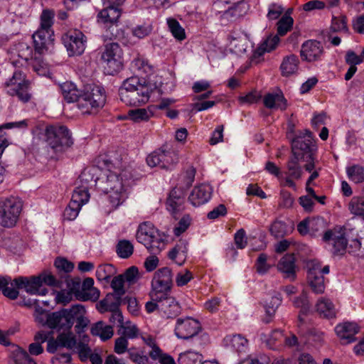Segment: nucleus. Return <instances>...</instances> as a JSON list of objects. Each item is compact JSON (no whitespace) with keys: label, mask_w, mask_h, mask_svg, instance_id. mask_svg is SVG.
Listing matches in <instances>:
<instances>
[{"label":"nucleus","mask_w":364,"mask_h":364,"mask_svg":"<svg viewBox=\"0 0 364 364\" xmlns=\"http://www.w3.org/2000/svg\"><path fill=\"white\" fill-rule=\"evenodd\" d=\"M104 172L100 178L95 180L97 188L105 195L100 197L98 203L102 210L109 214L127 198L126 171H119L109 160H104Z\"/></svg>","instance_id":"obj_1"},{"label":"nucleus","mask_w":364,"mask_h":364,"mask_svg":"<svg viewBox=\"0 0 364 364\" xmlns=\"http://www.w3.org/2000/svg\"><path fill=\"white\" fill-rule=\"evenodd\" d=\"M119 94L121 100L127 105L140 106L149 101L151 89L144 78L132 76L124 80Z\"/></svg>","instance_id":"obj_2"},{"label":"nucleus","mask_w":364,"mask_h":364,"mask_svg":"<svg viewBox=\"0 0 364 364\" xmlns=\"http://www.w3.org/2000/svg\"><path fill=\"white\" fill-rule=\"evenodd\" d=\"M45 137L48 145L56 153L67 151L74 143L71 132L62 124L47 126Z\"/></svg>","instance_id":"obj_3"},{"label":"nucleus","mask_w":364,"mask_h":364,"mask_svg":"<svg viewBox=\"0 0 364 364\" xmlns=\"http://www.w3.org/2000/svg\"><path fill=\"white\" fill-rule=\"evenodd\" d=\"M55 13L50 9H44L41 15V24L39 28L33 34L35 50L38 53H45L48 46L53 41L52 38Z\"/></svg>","instance_id":"obj_4"},{"label":"nucleus","mask_w":364,"mask_h":364,"mask_svg":"<svg viewBox=\"0 0 364 364\" xmlns=\"http://www.w3.org/2000/svg\"><path fill=\"white\" fill-rule=\"evenodd\" d=\"M104 89L99 86H90L82 91L77 102V108L82 114H92L105 104Z\"/></svg>","instance_id":"obj_5"},{"label":"nucleus","mask_w":364,"mask_h":364,"mask_svg":"<svg viewBox=\"0 0 364 364\" xmlns=\"http://www.w3.org/2000/svg\"><path fill=\"white\" fill-rule=\"evenodd\" d=\"M136 237L154 254L160 252L165 247L164 236L149 222H144L139 226Z\"/></svg>","instance_id":"obj_6"},{"label":"nucleus","mask_w":364,"mask_h":364,"mask_svg":"<svg viewBox=\"0 0 364 364\" xmlns=\"http://www.w3.org/2000/svg\"><path fill=\"white\" fill-rule=\"evenodd\" d=\"M4 85L7 94L16 97L21 102L26 103L31 99L30 81L21 70H16L12 76L6 80Z\"/></svg>","instance_id":"obj_7"},{"label":"nucleus","mask_w":364,"mask_h":364,"mask_svg":"<svg viewBox=\"0 0 364 364\" xmlns=\"http://www.w3.org/2000/svg\"><path fill=\"white\" fill-rule=\"evenodd\" d=\"M23 208L22 202L16 197L0 199V225L13 228L18 220Z\"/></svg>","instance_id":"obj_8"},{"label":"nucleus","mask_w":364,"mask_h":364,"mask_svg":"<svg viewBox=\"0 0 364 364\" xmlns=\"http://www.w3.org/2000/svg\"><path fill=\"white\" fill-rule=\"evenodd\" d=\"M178 151L167 145L153 151L146 158V163L151 167L159 166L169 169L178 162Z\"/></svg>","instance_id":"obj_9"},{"label":"nucleus","mask_w":364,"mask_h":364,"mask_svg":"<svg viewBox=\"0 0 364 364\" xmlns=\"http://www.w3.org/2000/svg\"><path fill=\"white\" fill-rule=\"evenodd\" d=\"M172 284L171 270L168 267L158 269L151 281L150 297H153L154 300L164 298L165 295L169 294Z\"/></svg>","instance_id":"obj_10"},{"label":"nucleus","mask_w":364,"mask_h":364,"mask_svg":"<svg viewBox=\"0 0 364 364\" xmlns=\"http://www.w3.org/2000/svg\"><path fill=\"white\" fill-rule=\"evenodd\" d=\"M104 6L105 9L97 15V21L104 25L106 30L104 37L112 39L117 35V22L121 16V10L114 6Z\"/></svg>","instance_id":"obj_11"},{"label":"nucleus","mask_w":364,"mask_h":364,"mask_svg":"<svg viewBox=\"0 0 364 364\" xmlns=\"http://www.w3.org/2000/svg\"><path fill=\"white\" fill-rule=\"evenodd\" d=\"M123 52L117 43H109L105 46L101 60L108 68V73L113 75L122 68Z\"/></svg>","instance_id":"obj_12"},{"label":"nucleus","mask_w":364,"mask_h":364,"mask_svg":"<svg viewBox=\"0 0 364 364\" xmlns=\"http://www.w3.org/2000/svg\"><path fill=\"white\" fill-rule=\"evenodd\" d=\"M90 199V193L87 187L79 186L73 191L72 198L67 208L65 209L63 215L66 220H75L82 205L86 204Z\"/></svg>","instance_id":"obj_13"},{"label":"nucleus","mask_w":364,"mask_h":364,"mask_svg":"<svg viewBox=\"0 0 364 364\" xmlns=\"http://www.w3.org/2000/svg\"><path fill=\"white\" fill-rule=\"evenodd\" d=\"M9 287L15 288L18 291L19 289H23L31 295L45 296L48 289L42 285L41 277H18L14 280L11 279Z\"/></svg>","instance_id":"obj_14"},{"label":"nucleus","mask_w":364,"mask_h":364,"mask_svg":"<svg viewBox=\"0 0 364 364\" xmlns=\"http://www.w3.org/2000/svg\"><path fill=\"white\" fill-rule=\"evenodd\" d=\"M308 283L311 290L316 294H322L325 290L324 274L329 273L328 265L321 267L319 262L311 261L308 264Z\"/></svg>","instance_id":"obj_15"},{"label":"nucleus","mask_w":364,"mask_h":364,"mask_svg":"<svg viewBox=\"0 0 364 364\" xmlns=\"http://www.w3.org/2000/svg\"><path fill=\"white\" fill-rule=\"evenodd\" d=\"M62 41L69 56L80 55L85 51L87 38L80 30L68 31L63 36Z\"/></svg>","instance_id":"obj_16"},{"label":"nucleus","mask_w":364,"mask_h":364,"mask_svg":"<svg viewBox=\"0 0 364 364\" xmlns=\"http://www.w3.org/2000/svg\"><path fill=\"white\" fill-rule=\"evenodd\" d=\"M323 241L330 248L333 255H343L348 245L345 232L342 228H335L326 231L323 235Z\"/></svg>","instance_id":"obj_17"},{"label":"nucleus","mask_w":364,"mask_h":364,"mask_svg":"<svg viewBox=\"0 0 364 364\" xmlns=\"http://www.w3.org/2000/svg\"><path fill=\"white\" fill-rule=\"evenodd\" d=\"M291 149L292 154L300 159L314 154L316 145L313 141L311 132L305 130L304 134L296 136L291 141Z\"/></svg>","instance_id":"obj_18"},{"label":"nucleus","mask_w":364,"mask_h":364,"mask_svg":"<svg viewBox=\"0 0 364 364\" xmlns=\"http://www.w3.org/2000/svg\"><path fill=\"white\" fill-rule=\"evenodd\" d=\"M77 310V307H73L70 309H62L60 311L50 313V328L60 331H70L73 326V314Z\"/></svg>","instance_id":"obj_19"},{"label":"nucleus","mask_w":364,"mask_h":364,"mask_svg":"<svg viewBox=\"0 0 364 364\" xmlns=\"http://www.w3.org/2000/svg\"><path fill=\"white\" fill-rule=\"evenodd\" d=\"M200 328V324L197 320L186 317L176 320L174 331L178 338L187 340L196 336Z\"/></svg>","instance_id":"obj_20"},{"label":"nucleus","mask_w":364,"mask_h":364,"mask_svg":"<svg viewBox=\"0 0 364 364\" xmlns=\"http://www.w3.org/2000/svg\"><path fill=\"white\" fill-rule=\"evenodd\" d=\"M300 159L292 154L287 162V171L284 172L286 175L284 177V185L294 189L296 188L294 180H300L304 173L302 166L299 164Z\"/></svg>","instance_id":"obj_21"},{"label":"nucleus","mask_w":364,"mask_h":364,"mask_svg":"<svg viewBox=\"0 0 364 364\" xmlns=\"http://www.w3.org/2000/svg\"><path fill=\"white\" fill-rule=\"evenodd\" d=\"M45 53H38L35 50L34 53L30 47H26L25 50L19 53V56L23 59L31 66L33 71L38 75H44L47 70V64L43 59V54Z\"/></svg>","instance_id":"obj_22"},{"label":"nucleus","mask_w":364,"mask_h":364,"mask_svg":"<svg viewBox=\"0 0 364 364\" xmlns=\"http://www.w3.org/2000/svg\"><path fill=\"white\" fill-rule=\"evenodd\" d=\"M323 51V47L320 42L309 40L302 44L301 57L304 60L308 62L316 61L320 60Z\"/></svg>","instance_id":"obj_23"},{"label":"nucleus","mask_w":364,"mask_h":364,"mask_svg":"<svg viewBox=\"0 0 364 364\" xmlns=\"http://www.w3.org/2000/svg\"><path fill=\"white\" fill-rule=\"evenodd\" d=\"M263 103L270 109L284 111L288 107L287 100L280 90L266 94L263 97Z\"/></svg>","instance_id":"obj_24"},{"label":"nucleus","mask_w":364,"mask_h":364,"mask_svg":"<svg viewBox=\"0 0 364 364\" xmlns=\"http://www.w3.org/2000/svg\"><path fill=\"white\" fill-rule=\"evenodd\" d=\"M212 188L208 184L196 186L191 191L188 200L195 207L206 203L211 198Z\"/></svg>","instance_id":"obj_25"},{"label":"nucleus","mask_w":364,"mask_h":364,"mask_svg":"<svg viewBox=\"0 0 364 364\" xmlns=\"http://www.w3.org/2000/svg\"><path fill=\"white\" fill-rule=\"evenodd\" d=\"M161 299L160 312L167 318H174L181 312V306L174 297L169 294Z\"/></svg>","instance_id":"obj_26"},{"label":"nucleus","mask_w":364,"mask_h":364,"mask_svg":"<svg viewBox=\"0 0 364 364\" xmlns=\"http://www.w3.org/2000/svg\"><path fill=\"white\" fill-rule=\"evenodd\" d=\"M335 331L341 340L350 343L355 341V335L358 333L359 328L355 323L344 322L338 324L335 327Z\"/></svg>","instance_id":"obj_27"},{"label":"nucleus","mask_w":364,"mask_h":364,"mask_svg":"<svg viewBox=\"0 0 364 364\" xmlns=\"http://www.w3.org/2000/svg\"><path fill=\"white\" fill-rule=\"evenodd\" d=\"M295 261L294 254H287L280 259L278 264L279 270L284 274L285 277L289 278L292 281L294 280L296 277Z\"/></svg>","instance_id":"obj_28"},{"label":"nucleus","mask_w":364,"mask_h":364,"mask_svg":"<svg viewBox=\"0 0 364 364\" xmlns=\"http://www.w3.org/2000/svg\"><path fill=\"white\" fill-rule=\"evenodd\" d=\"M188 254V243L186 241H179L168 254V258L181 266L186 260Z\"/></svg>","instance_id":"obj_29"},{"label":"nucleus","mask_w":364,"mask_h":364,"mask_svg":"<svg viewBox=\"0 0 364 364\" xmlns=\"http://www.w3.org/2000/svg\"><path fill=\"white\" fill-rule=\"evenodd\" d=\"M122 302V296L109 293L106 297L97 304V309L100 312L110 311L119 309Z\"/></svg>","instance_id":"obj_30"},{"label":"nucleus","mask_w":364,"mask_h":364,"mask_svg":"<svg viewBox=\"0 0 364 364\" xmlns=\"http://www.w3.org/2000/svg\"><path fill=\"white\" fill-rule=\"evenodd\" d=\"M299 60L295 55H290L284 58L280 69L282 75L285 77H289L295 74L299 69Z\"/></svg>","instance_id":"obj_31"},{"label":"nucleus","mask_w":364,"mask_h":364,"mask_svg":"<svg viewBox=\"0 0 364 364\" xmlns=\"http://www.w3.org/2000/svg\"><path fill=\"white\" fill-rule=\"evenodd\" d=\"M183 198L178 193L176 188L171 191L166 200L167 210L176 217V214L183 210Z\"/></svg>","instance_id":"obj_32"},{"label":"nucleus","mask_w":364,"mask_h":364,"mask_svg":"<svg viewBox=\"0 0 364 364\" xmlns=\"http://www.w3.org/2000/svg\"><path fill=\"white\" fill-rule=\"evenodd\" d=\"M60 91L64 99L69 103L77 102L82 90L72 82H65L60 85Z\"/></svg>","instance_id":"obj_33"},{"label":"nucleus","mask_w":364,"mask_h":364,"mask_svg":"<svg viewBox=\"0 0 364 364\" xmlns=\"http://www.w3.org/2000/svg\"><path fill=\"white\" fill-rule=\"evenodd\" d=\"M317 312L322 316L327 318H335L336 311L332 301L322 297L319 299L316 305Z\"/></svg>","instance_id":"obj_34"},{"label":"nucleus","mask_w":364,"mask_h":364,"mask_svg":"<svg viewBox=\"0 0 364 364\" xmlns=\"http://www.w3.org/2000/svg\"><path fill=\"white\" fill-rule=\"evenodd\" d=\"M243 1L244 0H230V5L228 6V8H225L223 13L219 16L222 23L232 21L240 15V12L237 11V6Z\"/></svg>","instance_id":"obj_35"},{"label":"nucleus","mask_w":364,"mask_h":364,"mask_svg":"<svg viewBox=\"0 0 364 364\" xmlns=\"http://www.w3.org/2000/svg\"><path fill=\"white\" fill-rule=\"evenodd\" d=\"M117 274V269L111 264H100L96 269V277L99 281L107 283Z\"/></svg>","instance_id":"obj_36"},{"label":"nucleus","mask_w":364,"mask_h":364,"mask_svg":"<svg viewBox=\"0 0 364 364\" xmlns=\"http://www.w3.org/2000/svg\"><path fill=\"white\" fill-rule=\"evenodd\" d=\"M91 333L99 336L102 341H106L112 338L114 332L111 326L105 325L102 321H99L91 328Z\"/></svg>","instance_id":"obj_37"},{"label":"nucleus","mask_w":364,"mask_h":364,"mask_svg":"<svg viewBox=\"0 0 364 364\" xmlns=\"http://www.w3.org/2000/svg\"><path fill=\"white\" fill-rule=\"evenodd\" d=\"M73 307H77V310L76 309L74 313L72 312L73 325L74 324V321L76 320L75 328L78 330H83L89 323V320L84 316L85 309L84 306L80 304L73 305Z\"/></svg>","instance_id":"obj_38"},{"label":"nucleus","mask_w":364,"mask_h":364,"mask_svg":"<svg viewBox=\"0 0 364 364\" xmlns=\"http://www.w3.org/2000/svg\"><path fill=\"white\" fill-rule=\"evenodd\" d=\"M11 277L8 276H0V291L4 296L14 300L18 298L19 292L15 288L9 287Z\"/></svg>","instance_id":"obj_39"},{"label":"nucleus","mask_w":364,"mask_h":364,"mask_svg":"<svg viewBox=\"0 0 364 364\" xmlns=\"http://www.w3.org/2000/svg\"><path fill=\"white\" fill-rule=\"evenodd\" d=\"M166 22L170 32L176 39L183 41L186 38L185 30L176 19L168 18Z\"/></svg>","instance_id":"obj_40"},{"label":"nucleus","mask_w":364,"mask_h":364,"mask_svg":"<svg viewBox=\"0 0 364 364\" xmlns=\"http://www.w3.org/2000/svg\"><path fill=\"white\" fill-rule=\"evenodd\" d=\"M348 209L351 214L364 218V197L353 196L348 204Z\"/></svg>","instance_id":"obj_41"},{"label":"nucleus","mask_w":364,"mask_h":364,"mask_svg":"<svg viewBox=\"0 0 364 364\" xmlns=\"http://www.w3.org/2000/svg\"><path fill=\"white\" fill-rule=\"evenodd\" d=\"M282 301V296L279 293H277L274 296L266 299L264 304L266 314L270 317L273 316L277 308L281 305Z\"/></svg>","instance_id":"obj_42"},{"label":"nucleus","mask_w":364,"mask_h":364,"mask_svg":"<svg viewBox=\"0 0 364 364\" xmlns=\"http://www.w3.org/2000/svg\"><path fill=\"white\" fill-rule=\"evenodd\" d=\"M65 331V332L59 333L57 336L58 341L60 343V347L73 349L77 345L75 336L70 331Z\"/></svg>","instance_id":"obj_43"},{"label":"nucleus","mask_w":364,"mask_h":364,"mask_svg":"<svg viewBox=\"0 0 364 364\" xmlns=\"http://www.w3.org/2000/svg\"><path fill=\"white\" fill-rule=\"evenodd\" d=\"M134 252L132 243L127 240H121L116 246V252L117 255L122 259L129 258Z\"/></svg>","instance_id":"obj_44"},{"label":"nucleus","mask_w":364,"mask_h":364,"mask_svg":"<svg viewBox=\"0 0 364 364\" xmlns=\"http://www.w3.org/2000/svg\"><path fill=\"white\" fill-rule=\"evenodd\" d=\"M196 169L193 166L188 167L179 178V188L187 189L191 186L195 179Z\"/></svg>","instance_id":"obj_45"},{"label":"nucleus","mask_w":364,"mask_h":364,"mask_svg":"<svg viewBox=\"0 0 364 364\" xmlns=\"http://www.w3.org/2000/svg\"><path fill=\"white\" fill-rule=\"evenodd\" d=\"M152 115L151 110L144 108L131 109L128 112L129 118L134 122L148 121Z\"/></svg>","instance_id":"obj_46"},{"label":"nucleus","mask_w":364,"mask_h":364,"mask_svg":"<svg viewBox=\"0 0 364 364\" xmlns=\"http://www.w3.org/2000/svg\"><path fill=\"white\" fill-rule=\"evenodd\" d=\"M348 178L353 182L358 183L364 181V168L359 165H353L346 168Z\"/></svg>","instance_id":"obj_47"},{"label":"nucleus","mask_w":364,"mask_h":364,"mask_svg":"<svg viewBox=\"0 0 364 364\" xmlns=\"http://www.w3.org/2000/svg\"><path fill=\"white\" fill-rule=\"evenodd\" d=\"M294 24V19L285 14L277 22V34L283 36L289 31Z\"/></svg>","instance_id":"obj_48"},{"label":"nucleus","mask_w":364,"mask_h":364,"mask_svg":"<svg viewBox=\"0 0 364 364\" xmlns=\"http://www.w3.org/2000/svg\"><path fill=\"white\" fill-rule=\"evenodd\" d=\"M126 282L124 280L122 275L119 274L117 276H114L111 280L110 286L113 289V293L115 295L123 296L126 293Z\"/></svg>","instance_id":"obj_49"},{"label":"nucleus","mask_w":364,"mask_h":364,"mask_svg":"<svg viewBox=\"0 0 364 364\" xmlns=\"http://www.w3.org/2000/svg\"><path fill=\"white\" fill-rule=\"evenodd\" d=\"M293 302L296 307L301 308V311L299 314V320L301 323H302L304 321V318L302 317L303 315L306 314L309 310V304L307 299V296L305 294H303L301 296L296 297Z\"/></svg>","instance_id":"obj_50"},{"label":"nucleus","mask_w":364,"mask_h":364,"mask_svg":"<svg viewBox=\"0 0 364 364\" xmlns=\"http://www.w3.org/2000/svg\"><path fill=\"white\" fill-rule=\"evenodd\" d=\"M75 296L77 299L80 301H95L99 299L100 296V291L97 288L93 287L85 291H76Z\"/></svg>","instance_id":"obj_51"},{"label":"nucleus","mask_w":364,"mask_h":364,"mask_svg":"<svg viewBox=\"0 0 364 364\" xmlns=\"http://www.w3.org/2000/svg\"><path fill=\"white\" fill-rule=\"evenodd\" d=\"M202 355L195 351L188 350L179 355L178 362L180 364H196L200 360Z\"/></svg>","instance_id":"obj_52"},{"label":"nucleus","mask_w":364,"mask_h":364,"mask_svg":"<svg viewBox=\"0 0 364 364\" xmlns=\"http://www.w3.org/2000/svg\"><path fill=\"white\" fill-rule=\"evenodd\" d=\"M132 67L139 73L149 74L153 70L152 66L149 63L147 60L141 57L136 58L132 61Z\"/></svg>","instance_id":"obj_53"},{"label":"nucleus","mask_w":364,"mask_h":364,"mask_svg":"<svg viewBox=\"0 0 364 364\" xmlns=\"http://www.w3.org/2000/svg\"><path fill=\"white\" fill-rule=\"evenodd\" d=\"M330 29L331 31L336 33H348V28L347 26L346 18L343 16L333 17Z\"/></svg>","instance_id":"obj_54"},{"label":"nucleus","mask_w":364,"mask_h":364,"mask_svg":"<svg viewBox=\"0 0 364 364\" xmlns=\"http://www.w3.org/2000/svg\"><path fill=\"white\" fill-rule=\"evenodd\" d=\"M33 316L35 321L38 323L42 326H46L48 328L50 327V313H48L40 306H37L35 309Z\"/></svg>","instance_id":"obj_55"},{"label":"nucleus","mask_w":364,"mask_h":364,"mask_svg":"<svg viewBox=\"0 0 364 364\" xmlns=\"http://www.w3.org/2000/svg\"><path fill=\"white\" fill-rule=\"evenodd\" d=\"M128 287L136 284L139 278L138 268L132 266L121 274Z\"/></svg>","instance_id":"obj_56"},{"label":"nucleus","mask_w":364,"mask_h":364,"mask_svg":"<svg viewBox=\"0 0 364 364\" xmlns=\"http://www.w3.org/2000/svg\"><path fill=\"white\" fill-rule=\"evenodd\" d=\"M284 11L282 4L278 3H271L267 8V18L269 21L278 19Z\"/></svg>","instance_id":"obj_57"},{"label":"nucleus","mask_w":364,"mask_h":364,"mask_svg":"<svg viewBox=\"0 0 364 364\" xmlns=\"http://www.w3.org/2000/svg\"><path fill=\"white\" fill-rule=\"evenodd\" d=\"M33 358L28 353L22 348H18L14 353V363L16 364H30Z\"/></svg>","instance_id":"obj_58"},{"label":"nucleus","mask_w":364,"mask_h":364,"mask_svg":"<svg viewBox=\"0 0 364 364\" xmlns=\"http://www.w3.org/2000/svg\"><path fill=\"white\" fill-rule=\"evenodd\" d=\"M294 203V199L289 191L285 190L281 191L279 199V208H290L292 207Z\"/></svg>","instance_id":"obj_59"},{"label":"nucleus","mask_w":364,"mask_h":364,"mask_svg":"<svg viewBox=\"0 0 364 364\" xmlns=\"http://www.w3.org/2000/svg\"><path fill=\"white\" fill-rule=\"evenodd\" d=\"M73 288H71V291H65L62 290L58 291L55 296V299L57 303L63 304L65 305L69 303L73 299V293L72 291L75 289V286L80 287V283L76 282L73 284Z\"/></svg>","instance_id":"obj_60"},{"label":"nucleus","mask_w":364,"mask_h":364,"mask_svg":"<svg viewBox=\"0 0 364 364\" xmlns=\"http://www.w3.org/2000/svg\"><path fill=\"white\" fill-rule=\"evenodd\" d=\"M193 279V273L186 269L177 273L175 280L178 287H183Z\"/></svg>","instance_id":"obj_61"},{"label":"nucleus","mask_w":364,"mask_h":364,"mask_svg":"<svg viewBox=\"0 0 364 364\" xmlns=\"http://www.w3.org/2000/svg\"><path fill=\"white\" fill-rule=\"evenodd\" d=\"M279 42V38L278 36H270L259 46V49L261 50L262 53L271 52L277 47Z\"/></svg>","instance_id":"obj_62"},{"label":"nucleus","mask_w":364,"mask_h":364,"mask_svg":"<svg viewBox=\"0 0 364 364\" xmlns=\"http://www.w3.org/2000/svg\"><path fill=\"white\" fill-rule=\"evenodd\" d=\"M267 256L262 253L260 254L256 261L255 267L257 269V272L260 274H264L268 272L270 268V265L267 264Z\"/></svg>","instance_id":"obj_63"},{"label":"nucleus","mask_w":364,"mask_h":364,"mask_svg":"<svg viewBox=\"0 0 364 364\" xmlns=\"http://www.w3.org/2000/svg\"><path fill=\"white\" fill-rule=\"evenodd\" d=\"M191 219L188 215H184L179 220L177 226L173 229L175 235L179 236L184 232L189 227Z\"/></svg>","instance_id":"obj_64"}]
</instances>
